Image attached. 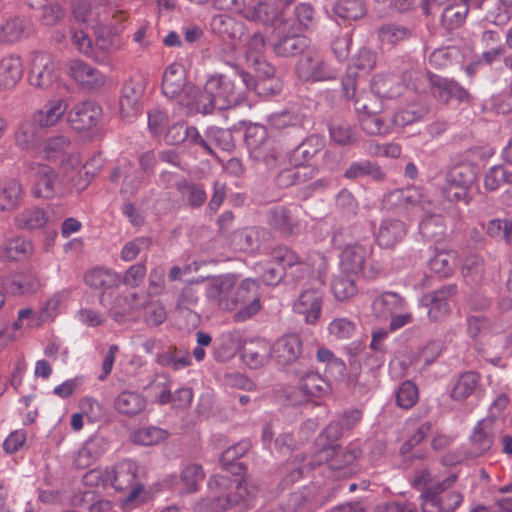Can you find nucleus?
Masks as SVG:
<instances>
[{"label":"nucleus","mask_w":512,"mask_h":512,"mask_svg":"<svg viewBox=\"0 0 512 512\" xmlns=\"http://www.w3.org/2000/svg\"><path fill=\"white\" fill-rule=\"evenodd\" d=\"M137 464L125 459L117 463L112 470L92 469L84 476V481L88 485L111 486L117 491L128 492L125 499L126 503L133 502L143 491V485L137 482Z\"/></svg>","instance_id":"obj_1"},{"label":"nucleus","mask_w":512,"mask_h":512,"mask_svg":"<svg viewBox=\"0 0 512 512\" xmlns=\"http://www.w3.org/2000/svg\"><path fill=\"white\" fill-rule=\"evenodd\" d=\"M457 479L456 474H450L424 489L420 495L422 512H451L457 509L463 502V495L449 490Z\"/></svg>","instance_id":"obj_2"},{"label":"nucleus","mask_w":512,"mask_h":512,"mask_svg":"<svg viewBox=\"0 0 512 512\" xmlns=\"http://www.w3.org/2000/svg\"><path fill=\"white\" fill-rule=\"evenodd\" d=\"M73 14L77 21L95 26H114L112 20L121 23L125 12L103 0H73Z\"/></svg>","instance_id":"obj_3"},{"label":"nucleus","mask_w":512,"mask_h":512,"mask_svg":"<svg viewBox=\"0 0 512 512\" xmlns=\"http://www.w3.org/2000/svg\"><path fill=\"white\" fill-rule=\"evenodd\" d=\"M476 176L471 166L460 164L452 167L445 176V184L441 189L446 201L468 205L471 200V189Z\"/></svg>","instance_id":"obj_4"},{"label":"nucleus","mask_w":512,"mask_h":512,"mask_svg":"<svg viewBox=\"0 0 512 512\" xmlns=\"http://www.w3.org/2000/svg\"><path fill=\"white\" fill-rule=\"evenodd\" d=\"M296 72L304 81H328L336 78V71L322 58L314 46H309L298 59Z\"/></svg>","instance_id":"obj_5"},{"label":"nucleus","mask_w":512,"mask_h":512,"mask_svg":"<svg viewBox=\"0 0 512 512\" xmlns=\"http://www.w3.org/2000/svg\"><path fill=\"white\" fill-rule=\"evenodd\" d=\"M359 455L360 452L357 449L329 445L317 453L316 460L312 464L326 462L331 470L339 473L338 476L349 477L356 471L354 462Z\"/></svg>","instance_id":"obj_6"},{"label":"nucleus","mask_w":512,"mask_h":512,"mask_svg":"<svg viewBox=\"0 0 512 512\" xmlns=\"http://www.w3.org/2000/svg\"><path fill=\"white\" fill-rule=\"evenodd\" d=\"M341 236V233H336L332 238L335 247L341 250L340 269L345 273L359 275L364 268L367 257L370 255L371 247L359 241L342 244Z\"/></svg>","instance_id":"obj_7"},{"label":"nucleus","mask_w":512,"mask_h":512,"mask_svg":"<svg viewBox=\"0 0 512 512\" xmlns=\"http://www.w3.org/2000/svg\"><path fill=\"white\" fill-rule=\"evenodd\" d=\"M233 300L235 309L241 306L234 315L235 321L243 322L254 316L261 308L258 282L247 278L236 284Z\"/></svg>","instance_id":"obj_8"},{"label":"nucleus","mask_w":512,"mask_h":512,"mask_svg":"<svg viewBox=\"0 0 512 512\" xmlns=\"http://www.w3.org/2000/svg\"><path fill=\"white\" fill-rule=\"evenodd\" d=\"M258 489L249 487L247 481L238 482L235 490L227 495H216L210 503L214 512H222L226 509H234L237 512H245L253 505Z\"/></svg>","instance_id":"obj_9"},{"label":"nucleus","mask_w":512,"mask_h":512,"mask_svg":"<svg viewBox=\"0 0 512 512\" xmlns=\"http://www.w3.org/2000/svg\"><path fill=\"white\" fill-rule=\"evenodd\" d=\"M246 142L250 146V153L254 160L262 162L267 168L277 166L279 152L271 140L266 139V130L256 125L246 132Z\"/></svg>","instance_id":"obj_10"},{"label":"nucleus","mask_w":512,"mask_h":512,"mask_svg":"<svg viewBox=\"0 0 512 512\" xmlns=\"http://www.w3.org/2000/svg\"><path fill=\"white\" fill-rule=\"evenodd\" d=\"M237 278L233 274L220 275L212 278L206 286V297L224 311L235 310L234 293Z\"/></svg>","instance_id":"obj_11"},{"label":"nucleus","mask_w":512,"mask_h":512,"mask_svg":"<svg viewBox=\"0 0 512 512\" xmlns=\"http://www.w3.org/2000/svg\"><path fill=\"white\" fill-rule=\"evenodd\" d=\"M30 171L36 178L32 194L36 198L53 199L62 193V184L57 172L46 164H31Z\"/></svg>","instance_id":"obj_12"},{"label":"nucleus","mask_w":512,"mask_h":512,"mask_svg":"<svg viewBox=\"0 0 512 512\" xmlns=\"http://www.w3.org/2000/svg\"><path fill=\"white\" fill-rule=\"evenodd\" d=\"M457 294V286L449 284L423 295L420 304L428 308V318L433 322L445 320L451 312L450 300Z\"/></svg>","instance_id":"obj_13"},{"label":"nucleus","mask_w":512,"mask_h":512,"mask_svg":"<svg viewBox=\"0 0 512 512\" xmlns=\"http://www.w3.org/2000/svg\"><path fill=\"white\" fill-rule=\"evenodd\" d=\"M57 77L56 63L52 55L39 51L31 54L29 82L32 86L46 89Z\"/></svg>","instance_id":"obj_14"},{"label":"nucleus","mask_w":512,"mask_h":512,"mask_svg":"<svg viewBox=\"0 0 512 512\" xmlns=\"http://www.w3.org/2000/svg\"><path fill=\"white\" fill-rule=\"evenodd\" d=\"M267 223L271 229L284 237L298 234L301 229L296 206H275L267 212Z\"/></svg>","instance_id":"obj_15"},{"label":"nucleus","mask_w":512,"mask_h":512,"mask_svg":"<svg viewBox=\"0 0 512 512\" xmlns=\"http://www.w3.org/2000/svg\"><path fill=\"white\" fill-rule=\"evenodd\" d=\"M494 417H487L477 422L469 438V448L465 452L468 459L486 454L494 443Z\"/></svg>","instance_id":"obj_16"},{"label":"nucleus","mask_w":512,"mask_h":512,"mask_svg":"<svg viewBox=\"0 0 512 512\" xmlns=\"http://www.w3.org/2000/svg\"><path fill=\"white\" fill-rule=\"evenodd\" d=\"M208 93L216 102V109L223 110L241 104L243 99L235 92L234 82L227 76H211L207 81Z\"/></svg>","instance_id":"obj_17"},{"label":"nucleus","mask_w":512,"mask_h":512,"mask_svg":"<svg viewBox=\"0 0 512 512\" xmlns=\"http://www.w3.org/2000/svg\"><path fill=\"white\" fill-rule=\"evenodd\" d=\"M323 305V291L312 287L303 290L293 304L295 313L304 317L307 324H315L321 315Z\"/></svg>","instance_id":"obj_18"},{"label":"nucleus","mask_w":512,"mask_h":512,"mask_svg":"<svg viewBox=\"0 0 512 512\" xmlns=\"http://www.w3.org/2000/svg\"><path fill=\"white\" fill-rule=\"evenodd\" d=\"M272 348V358L282 366L297 362L303 353V342L298 334H286L277 339Z\"/></svg>","instance_id":"obj_19"},{"label":"nucleus","mask_w":512,"mask_h":512,"mask_svg":"<svg viewBox=\"0 0 512 512\" xmlns=\"http://www.w3.org/2000/svg\"><path fill=\"white\" fill-rule=\"evenodd\" d=\"M210 27L223 40L232 43L243 42L248 39V31L245 24L227 14L214 15L211 18Z\"/></svg>","instance_id":"obj_20"},{"label":"nucleus","mask_w":512,"mask_h":512,"mask_svg":"<svg viewBox=\"0 0 512 512\" xmlns=\"http://www.w3.org/2000/svg\"><path fill=\"white\" fill-rule=\"evenodd\" d=\"M191 85L187 84L186 73L180 63L170 64L164 71L162 77V93L169 99H178L186 95V90Z\"/></svg>","instance_id":"obj_21"},{"label":"nucleus","mask_w":512,"mask_h":512,"mask_svg":"<svg viewBox=\"0 0 512 512\" xmlns=\"http://www.w3.org/2000/svg\"><path fill=\"white\" fill-rule=\"evenodd\" d=\"M101 116V107L92 100L78 103L68 112L69 122L78 131L94 127L99 122Z\"/></svg>","instance_id":"obj_22"},{"label":"nucleus","mask_w":512,"mask_h":512,"mask_svg":"<svg viewBox=\"0 0 512 512\" xmlns=\"http://www.w3.org/2000/svg\"><path fill=\"white\" fill-rule=\"evenodd\" d=\"M240 7L235 6L231 11L241 13V15L253 22L263 25H272L281 15L278 8L272 1L261 0L257 3L243 7V2L240 0Z\"/></svg>","instance_id":"obj_23"},{"label":"nucleus","mask_w":512,"mask_h":512,"mask_svg":"<svg viewBox=\"0 0 512 512\" xmlns=\"http://www.w3.org/2000/svg\"><path fill=\"white\" fill-rule=\"evenodd\" d=\"M68 68L70 76L85 89L95 90L106 82V76L99 69L82 60L70 61Z\"/></svg>","instance_id":"obj_24"},{"label":"nucleus","mask_w":512,"mask_h":512,"mask_svg":"<svg viewBox=\"0 0 512 512\" xmlns=\"http://www.w3.org/2000/svg\"><path fill=\"white\" fill-rule=\"evenodd\" d=\"M143 87L140 83L129 81L124 84L119 99V112L122 119L132 121L142 110Z\"/></svg>","instance_id":"obj_25"},{"label":"nucleus","mask_w":512,"mask_h":512,"mask_svg":"<svg viewBox=\"0 0 512 512\" xmlns=\"http://www.w3.org/2000/svg\"><path fill=\"white\" fill-rule=\"evenodd\" d=\"M429 83L432 95L441 102L447 103L452 98L459 102L469 100L467 90L452 79L431 74L429 76Z\"/></svg>","instance_id":"obj_26"},{"label":"nucleus","mask_w":512,"mask_h":512,"mask_svg":"<svg viewBox=\"0 0 512 512\" xmlns=\"http://www.w3.org/2000/svg\"><path fill=\"white\" fill-rule=\"evenodd\" d=\"M407 234V225L400 219L387 217L381 220L375 239L381 248H393Z\"/></svg>","instance_id":"obj_27"},{"label":"nucleus","mask_w":512,"mask_h":512,"mask_svg":"<svg viewBox=\"0 0 512 512\" xmlns=\"http://www.w3.org/2000/svg\"><path fill=\"white\" fill-rule=\"evenodd\" d=\"M179 105L186 108L188 115L195 113L207 114L216 108V102L211 93H208L207 85L200 90L191 86L186 90V95L179 100Z\"/></svg>","instance_id":"obj_28"},{"label":"nucleus","mask_w":512,"mask_h":512,"mask_svg":"<svg viewBox=\"0 0 512 512\" xmlns=\"http://www.w3.org/2000/svg\"><path fill=\"white\" fill-rule=\"evenodd\" d=\"M70 141L64 136H54L46 140L43 147V157L49 161L61 160V164L65 162L72 167H76L81 163L80 156L77 153L69 151Z\"/></svg>","instance_id":"obj_29"},{"label":"nucleus","mask_w":512,"mask_h":512,"mask_svg":"<svg viewBox=\"0 0 512 512\" xmlns=\"http://www.w3.org/2000/svg\"><path fill=\"white\" fill-rule=\"evenodd\" d=\"M405 299L396 292H383L371 303V310L376 318L387 320L390 316L406 309Z\"/></svg>","instance_id":"obj_30"},{"label":"nucleus","mask_w":512,"mask_h":512,"mask_svg":"<svg viewBox=\"0 0 512 512\" xmlns=\"http://www.w3.org/2000/svg\"><path fill=\"white\" fill-rule=\"evenodd\" d=\"M269 238L270 233L265 228L250 227L236 232L233 236V243L237 249L255 254L260 251Z\"/></svg>","instance_id":"obj_31"},{"label":"nucleus","mask_w":512,"mask_h":512,"mask_svg":"<svg viewBox=\"0 0 512 512\" xmlns=\"http://www.w3.org/2000/svg\"><path fill=\"white\" fill-rule=\"evenodd\" d=\"M297 388L306 398L323 397L331 389L329 382L318 372L307 370L305 372H296Z\"/></svg>","instance_id":"obj_32"},{"label":"nucleus","mask_w":512,"mask_h":512,"mask_svg":"<svg viewBox=\"0 0 512 512\" xmlns=\"http://www.w3.org/2000/svg\"><path fill=\"white\" fill-rule=\"evenodd\" d=\"M68 109V102L62 98L48 100L42 108L32 115L34 121L40 128L55 126L65 115Z\"/></svg>","instance_id":"obj_33"},{"label":"nucleus","mask_w":512,"mask_h":512,"mask_svg":"<svg viewBox=\"0 0 512 512\" xmlns=\"http://www.w3.org/2000/svg\"><path fill=\"white\" fill-rule=\"evenodd\" d=\"M86 285L103 292L117 289L121 284V274L107 267H94L84 275Z\"/></svg>","instance_id":"obj_34"},{"label":"nucleus","mask_w":512,"mask_h":512,"mask_svg":"<svg viewBox=\"0 0 512 512\" xmlns=\"http://www.w3.org/2000/svg\"><path fill=\"white\" fill-rule=\"evenodd\" d=\"M24 72L20 56L8 54L0 59V90L14 88L21 80Z\"/></svg>","instance_id":"obj_35"},{"label":"nucleus","mask_w":512,"mask_h":512,"mask_svg":"<svg viewBox=\"0 0 512 512\" xmlns=\"http://www.w3.org/2000/svg\"><path fill=\"white\" fill-rule=\"evenodd\" d=\"M107 450V442L101 436H94L85 441L75 454L73 463L79 469H85L98 460Z\"/></svg>","instance_id":"obj_36"},{"label":"nucleus","mask_w":512,"mask_h":512,"mask_svg":"<svg viewBox=\"0 0 512 512\" xmlns=\"http://www.w3.org/2000/svg\"><path fill=\"white\" fill-rule=\"evenodd\" d=\"M121 176L124 177L120 190L121 194L124 196L135 195L143 183L142 172L134 168L130 163H125L112 171L110 180L118 182Z\"/></svg>","instance_id":"obj_37"},{"label":"nucleus","mask_w":512,"mask_h":512,"mask_svg":"<svg viewBox=\"0 0 512 512\" xmlns=\"http://www.w3.org/2000/svg\"><path fill=\"white\" fill-rule=\"evenodd\" d=\"M310 45L308 38L299 35H278L272 41L273 51L281 57L301 56Z\"/></svg>","instance_id":"obj_38"},{"label":"nucleus","mask_w":512,"mask_h":512,"mask_svg":"<svg viewBox=\"0 0 512 512\" xmlns=\"http://www.w3.org/2000/svg\"><path fill=\"white\" fill-rule=\"evenodd\" d=\"M147 406L146 398L134 390H124L114 399L115 410L125 416H136L143 412Z\"/></svg>","instance_id":"obj_39"},{"label":"nucleus","mask_w":512,"mask_h":512,"mask_svg":"<svg viewBox=\"0 0 512 512\" xmlns=\"http://www.w3.org/2000/svg\"><path fill=\"white\" fill-rule=\"evenodd\" d=\"M312 261L313 264L316 265L315 269L311 267L310 263L300 261V263L294 267L295 276L291 277L297 282L304 279H314L320 286H322L325 284L328 263L325 257L321 254L315 255Z\"/></svg>","instance_id":"obj_40"},{"label":"nucleus","mask_w":512,"mask_h":512,"mask_svg":"<svg viewBox=\"0 0 512 512\" xmlns=\"http://www.w3.org/2000/svg\"><path fill=\"white\" fill-rule=\"evenodd\" d=\"M272 357L271 345L264 339H255L246 342L243 347L242 358L251 368L263 366L268 358Z\"/></svg>","instance_id":"obj_41"},{"label":"nucleus","mask_w":512,"mask_h":512,"mask_svg":"<svg viewBox=\"0 0 512 512\" xmlns=\"http://www.w3.org/2000/svg\"><path fill=\"white\" fill-rule=\"evenodd\" d=\"M24 195L21 183L14 178L0 181V210L13 211L18 208Z\"/></svg>","instance_id":"obj_42"},{"label":"nucleus","mask_w":512,"mask_h":512,"mask_svg":"<svg viewBox=\"0 0 512 512\" xmlns=\"http://www.w3.org/2000/svg\"><path fill=\"white\" fill-rule=\"evenodd\" d=\"M395 197L400 205L406 209L416 208L423 213L430 212L431 202L427 199L423 190L420 187H407L404 189L396 190L391 194Z\"/></svg>","instance_id":"obj_43"},{"label":"nucleus","mask_w":512,"mask_h":512,"mask_svg":"<svg viewBox=\"0 0 512 512\" xmlns=\"http://www.w3.org/2000/svg\"><path fill=\"white\" fill-rule=\"evenodd\" d=\"M39 126L33 118L22 121L15 133V143L22 150H36L41 141Z\"/></svg>","instance_id":"obj_44"},{"label":"nucleus","mask_w":512,"mask_h":512,"mask_svg":"<svg viewBox=\"0 0 512 512\" xmlns=\"http://www.w3.org/2000/svg\"><path fill=\"white\" fill-rule=\"evenodd\" d=\"M33 253L30 241L15 237L5 241L0 250V257L5 261H22L28 259Z\"/></svg>","instance_id":"obj_45"},{"label":"nucleus","mask_w":512,"mask_h":512,"mask_svg":"<svg viewBox=\"0 0 512 512\" xmlns=\"http://www.w3.org/2000/svg\"><path fill=\"white\" fill-rule=\"evenodd\" d=\"M41 287L38 277L31 273L17 274L5 282L6 290L15 296L37 292Z\"/></svg>","instance_id":"obj_46"},{"label":"nucleus","mask_w":512,"mask_h":512,"mask_svg":"<svg viewBox=\"0 0 512 512\" xmlns=\"http://www.w3.org/2000/svg\"><path fill=\"white\" fill-rule=\"evenodd\" d=\"M359 275L345 273L340 270V273L336 275L331 282V292L334 297L339 301H345L358 292L356 281Z\"/></svg>","instance_id":"obj_47"},{"label":"nucleus","mask_w":512,"mask_h":512,"mask_svg":"<svg viewBox=\"0 0 512 512\" xmlns=\"http://www.w3.org/2000/svg\"><path fill=\"white\" fill-rule=\"evenodd\" d=\"M322 147V140L318 136H309L291 151L289 154V162L291 165L305 164L310 161Z\"/></svg>","instance_id":"obj_48"},{"label":"nucleus","mask_w":512,"mask_h":512,"mask_svg":"<svg viewBox=\"0 0 512 512\" xmlns=\"http://www.w3.org/2000/svg\"><path fill=\"white\" fill-rule=\"evenodd\" d=\"M480 380L481 376L477 372L467 371L462 373L455 381L450 397L455 401L467 399L475 392Z\"/></svg>","instance_id":"obj_49"},{"label":"nucleus","mask_w":512,"mask_h":512,"mask_svg":"<svg viewBox=\"0 0 512 512\" xmlns=\"http://www.w3.org/2000/svg\"><path fill=\"white\" fill-rule=\"evenodd\" d=\"M458 265V255L454 250L437 251L429 260L431 271L440 277H449Z\"/></svg>","instance_id":"obj_50"},{"label":"nucleus","mask_w":512,"mask_h":512,"mask_svg":"<svg viewBox=\"0 0 512 512\" xmlns=\"http://www.w3.org/2000/svg\"><path fill=\"white\" fill-rule=\"evenodd\" d=\"M28 29V24L24 18L14 17L6 20L0 26V43L11 45L21 41Z\"/></svg>","instance_id":"obj_51"},{"label":"nucleus","mask_w":512,"mask_h":512,"mask_svg":"<svg viewBox=\"0 0 512 512\" xmlns=\"http://www.w3.org/2000/svg\"><path fill=\"white\" fill-rule=\"evenodd\" d=\"M237 77L248 90H252L260 96L279 94L282 88L278 80L256 81L252 75L245 71L238 72Z\"/></svg>","instance_id":"obj_52"},{"label":"nucleus","mask_w":512,"mask_h":512,"mask_svg":"<svg viewBox=\"0 0 512 512\" xmlns=\"http://www.w3.org/2000/svg\"><path fill=\"white\" fill-rule=\"evenodd\" d=\"M176 189L192 208L201 207L207 200V194L202 184L183 179L176 184Z\"/></svg>","instance_id":"obj_53"},{"label":"nucleus","mask_w":512,"mask_h":512,"mask_svg":"<svg viewBox=\"0 0 512 512\" xmlns=\"http://www.w3.org/2000/svg\"><path fill=\"white\" fill-rule=\"evenodd\" d=\"M47 222L48 216L46 212L39 207L26 208L15 218L17 227L28 230L42 228Z\"/></svg>","instance_id":"obj_54"},{"label":"nucleus","mask_w":512,"mask_h":512,"mask_svg":"<svg viewBox=\"0 0 512 512\" xmlns=\"http://www.w3.org/2000/svg\"><path fill=\"white\" fill-rule=\"evenodd\" d=\"M371 87L380 98H395L402 94V86L393 76L377 75L373 78Z\"/></svg>","instance_id":"obj_55"},{"label":"nucleus","mask_w":512,"mask_h":512,"mask_svg":"<svg viewBox=\"0 0 512 512\" xmlns=\"http://www.w3.org/2000/svg\"><path fill=\"white\" fill-rule=\"evenodd\" d=\"M428 113V108L423 104H410L399 109L393 116V123L398 127H405L422 120Z\"/></svg>","instance_id":"obj_56"},{"label":"nucleus","mask_w":512,"mask_h":512,"mask_svg":"<svg viewBox=\"0 0 512 512\" xmlns=\"http://www.w3.org/2000/svg\"><path fill=\"white\" fill-rule=\"evenodd\" d=\"M366 176L380 180L384 177V174L379 166L368 160L352 162L344 172V177L347 179H356Z\"/></svg>","instance_id":"obj_57"},{"label":"nucleus","mask_w":512,"mask_h":512,"mask_svg":"<svg viewBox=\"0 0 512 512\" xmlns=\"http://www.w3.org/2000/svg\"><path fill=\"white\" fill-rule=\"evenodd\" d=\"M168 432L156 426L142 427L134 431L131 439L135 444L143 446L157 445L166 440Z\"/></svg>","instance_id":"obj_58"},{"label":"nucleus","mask_w":512,"mask_h":512,"mask_svg":"<svg viewBox=\"0 0 512 512\" xmlns=\"http://www.w3.org/2000/svg\"><path fill=\"white\" fill-rule=\"evenodd\" d=\"M205 477L203 468L197 463H185L181 470V482L185 493H193L198 490L199 484Z\"/></svg>","instance_id":"obj_59"},{"label":"nucleus","mask_w":512,"mask_h":512,"mask_svg":"<svg viewBox=\"0 0 512 512\" xmlns=\"http://www.w3.org/2000/svg\"><path fill=\"white\" fill-rule=\"evenodd\" d=\"M354 107L358 114H378L382 110V102L375 92L363 91L356 95L354 99Z\"/></svg>","instance_id":"obj_60"},{"label":"nucleus","mask_w":512,"mask_h":512,"mask_svg":"<svg viewBox=\"0 0 512 512\" xmlns=\"http://www.w3.org/2000/svg\"><path fill=\"white\" fill-rule=\"evenodd\" d=\"M468 12V6L465 4H450L442 12V23L448 30L459 28L464 24Z\"/></svg>","instance_id":"obj_61"},{"label":"nucleus","mask_w":512,"mask_h":512,"mask_svg":"<svg viewBox=\"0 0 512 512\" xmlns=\"http://www.w3.org/2000/svg\"><path fill=\"white\" fill-rule=\"evenodd\" d=\"M425 216L419 224V231L421 235L428 240H436L441 237L445 232V226L440 216L424 213Z\"/></svg>","instance_id":"obj_62"},{"label":"nucleus","mask_w":512,"mask_h":512,"mask_svg":"<svg viewBox=\"0 0 512 512\" xmlns=\"http://www.w3.org/2000/svg\"><path fill=\"white\" fill-rule=\"evenodd\" d=\"M294 25L297 30L310 29L316 23V11L311 3L300 2L294 7Z\"/></svg>","instance_id":"obj_63"},{"label":"nucleus","mask_w":512,"mask_h":512,"mask_svg":"<svg viewBox=\"0 0 512 512\" xmlns=\"http://www.w3.org/2000/svg\"><path fill=\"white\" fill-rule=\"evenodd\" d=\"M331 139L338 145H352L357 141V133L347 122H339L330 125Z\"/></svg>","instance_id":"obj_64"}]
</instances>
